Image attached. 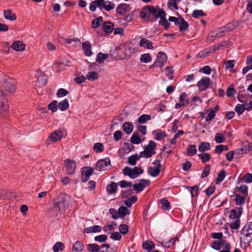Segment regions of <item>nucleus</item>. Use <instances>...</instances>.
I'll return each instance as SVG.
<instances>
[{
	"label": "nucleus",
	"mask_w": 252,
	"mask_h": 252,
	"mask_svg": "<svg viewBox=\"0 0 252 252\" xmlns=\"http://www.w3.org/2000/svg\"><path fill=\"white\" fill-rule=\"evenodd\" d=\"M145 9L150 10L151 15L153 16L152 22H155L158 18H165L166 16V13L164 10L161 9L159 6L147 5L145 7Z\"/></svg>",
	"instance_id": "f257e3e1"
},
{
	"label": "nucleus",
	"mask_w": 252,
	"mask_h": 252,
	"mask_svg": "<svg viewBox=\"0 0 252 252\" xmlns=\"http://www.w3.org/2000/svg\"><path fill=\"white\" fill-rule=\"evenodd\" d=\"M2 86L5 92L12 93L16 90V81L13 79L5 76L2 79Z\"/></svg>",
	"instance_id": "f03ea898"
},
{
	"label": "nucleus",
	"mask_w": 252,
	"mask_h": 252,
	"mask_svg": "<svg viewBox=\"0 0 252 252\" xmlns=\"http://www.w3.org/2000/svg\"><path fill=\"white\" fill-rule=\"evenodd\" d=\"M157 143L153 141L150 140L149 144L144 148V151L140 153L141 157L145 158H150L154 155L156 154V148Z\"/></svg>",
	"instance_id": "7ed1b4c3"
},
{
	"label": "nucleus",
	"mask_w": 252,
	"mask_h": 252,
	"mask_svg": "<svg viewBox=\"0 0 252 252\" xmlns=\"http://www.w3.org/2000/svg\"><path fill=\"white\" fill-rule=\"evenodd\" d=\"M63 207V198L62 195H60L55 200L53 207L51 210V215L55 217H58L61 215V209Z\"/></svg>",
	"instance_id": "20e7f679"
},
{
	"label": "nucleus",
	"mask_w": 252,
	"mask_h": 252,
	"mask_svg": "<svg viewBox=\"0 0 252 252\" xmlns=\"http://www.w3.org/2000/svg\"><path fill=\"white\" fill-rule=\"evenodd\" d=\"M152 164L154 166H150L148 168V173L152 177H155L159 174L162 165L159 159H156Z\"/></svg>",
	"instance_id": "39448f33"
},
{
	"label": "nucleus",
	"mask_w": 252,
	"mask_h": 252,
	"mask_svg": "<svg viewBox=\"0 0 252 252\" xmlns=\"http://www.w3.org/2000/svg\"><path fill=\"white\" fill-rule=\"evenodd\" d=\"M167 57L166 54L163 52H159L157 56V59L155 63L150 66V68L159 66L162 67L164 63L166 62Z\"/></svg>",
	"instance_id": "423d86ee"
},
{
	"label": "nucleus",
	"mask_w": 252,
	"mask_h": 252,
	"mask_svg": "<svg viewBox=\"0 0 252 252\" xmlns=\"http://www.w3.org/2000/svg\"><path fill=\"white\" fill-rule=\"evenodd\" d=\"M64 163L66 167V172L68 175H72L75 171L76 167V162L75 160L66 159L64 161Z\"/></svg>",
	"instance_id": "0eeeda50"
},
{
	"label": "nucleus",
	"mask_w": 252,
	"mask_h": 252,
	"mask_svg": "<svg viewBox=\"0 0 252 252\" xmlns=\"http://www.w3.org/2000/svg\"><path fill=\"white\" fill-rule=\"evenodd\" d=\"M211 84V80L209 77H203L197 83V86L200 92L204 91L208 89Z\"/></svg>",
	"instance_id": "6e6552de"
},
{
	"label": "nucleus",
	"mask_w": 252,
	"mask_h": 252,
	"mask_svg": "<svg viewBox=\"0 0 252 252\" xmlns=\"http://www.w3.org/2000/svg\"><path fill=\"white\" fill-rule=\"evenodd\" d=\"M110 165V160L109 158L100 159L96 165V169L98 171H105L107 170L108 166Z\"/></svg>",
	"instance_id": "1a4fd4ad"
},
{
	"label": "nucleus",
	"mask_w": 252,
	"mask_h": 252,
	"mask_svg": "<svg viewBox=\"0 0 252 252\" xmlns=\"http://www.w3.org/2000/svg\"><path fill=\"white\" fill-rule=\"evenodd\" d=\"M131 8L129 4L126 3H121L116 8V12L119 16H124L126 13L130 10Z\"/></svg>",
	"instance_id": "9d476101"
},
{
	"label": "nucleus",
	"mask_w": 252,
	"mask_h": 252,
	"mask_svg": "<svg viewBox=\"0 0 252 252\" xmlns=\"http://www.w3.org/2000/svg\"><path fill=\"white\" fill-rule=\"evenodd\" d=\"M49 110L54 113L56 112L58 109L63 111V101H61L58 104L57 100H54L48 106Z\"/></svg>",
	"instance_id": "9b49d317"
},
{
	"label": "nucleus",
	"mask_w": 252,
	"mask_h": 252,
	"mask_svg": "<svg viewBox=\"0 0 252 252\" xmlns=\"http://www.w3.org/2000/svg\"><path fill=\"white\" fill-rule=\"evenodd\" d=\"M8 110V106L7 104L6 99L3 93L0 91V112H6Z\"/></svg>",
	"instance_id": "f8f14e48"
},
{
	"label": "nucleus",
	"mask_w": 252,
	"mask_h": 252,
	"mask_svg": "<svg viewBox=\"0 0 252 252\" xmlns=\"http://www.w3.org/2000/svg\"><path fill=\"white\" fill-rule=\"evenodd\" d=\"M93 170L90 167H86L82 168L81 181L83 182L87 181L90 176L92 174Z\"/></svg>",
	"instance_id": "ddd939ff"
},
{
	"label": "nucleus",
	"mask_w": 252,
	"mask_h": 252,
	"mask_svg": "<svg viewBox=\"0 0 252 252\" xmlns=\"http://www.w3.org/2000/svg\"><path fill=\"white\" fill-rule=\"evenodd\" d=\"M242 212V208L236 207L231 210L229 218L232 220L240 219Z\"/></svg>",
	"instance_id": "4468645a"
},
{
	"label": "nucleus",
	"mask_w": 252,
	"mask_h": 252,
	"mask_svg": "<svg viewBox=\"0 0 252 252\" xmlns=\"http://www.w3.org/2000/svg\"><path fill=\"white\" fill-rule=\"evenodd\" d=\"M63 136V132L61 130H56L53 132L49 136V138L53 142H56L62 139Z\"/></svg>",
	"instance_id": "2eb2a0df"
},
{
	"label": "nucleus",
	"mask_w": 252,
	"mask_h": 252,
	"mask_svg": "<svg viewBox=\"0 0 252 252\" xmlns=\"http://www.w3.org/2000/svg\"><path fill=\"white\" fill-rule=\"evenodd\" d=\"M101 9L104 8L107 11L114 9L115 7V4L109 1L101 0Z\"/></svg>",
	"instance_id": "dca6fc26"
},
{
	"label": "nucleus",
	"mask_w": 252,
	"mask_h": 252,
	"mask_svg": "<svg viewBox=\"0 0 252 252\" xmlns=\"http://www.w3.org/2000/svg\"><path fill=\"white\" fill-rule=\"evenodd\" d=\"M82 48L84 51V54L86 56L89 57L92 55V46L89 41H86L83 42L82 43Z\"/></svg>",
	"instance_id": "f3484780"
},
{
	"label": "nucleus",
	"mask_w": 252,
	"mask_h": 252,
	"mask_svg": "<svg viewBox=\"0 0 252 252\" xmlns=\"http://www.w3.org/2000/svg\"><path fill=\"white\" fill-rule=\"evenodd\" d=\"M139 46L148 49H153L154 48L153 43L146 38H143L141 39Z\"/></svg>",
	"instance_id": "a211bd4d"
},
{
	"label": "nucleus",
	"mask_w": 252,
	"mask_h": 252,
	"mask_svg": "<svg viewBox=\"0 0 252 252\" xmlns=\"http://www.w3.org/2000/svg\"><path fill=\"white\" fill-rule=\"evenodd\" d=\"M11 47L14 50L17 51H22L25 49V45L22 41H17L14 42L11 46Z\"/></svg>",
	"instance_id": "6ab92c4d"
},
{
	"label": "nucleus",
	"mask_w": 252,
	"mask_h": 252,
	"mask_svg": "<svg viewBox=\"0 0 252 252\" xmlns=\"http://www.w3.org/2000/svg\"><path fill=\"white\" fill-rule=\"evenodd\" d=\"M152 134L155 136V139L158 141L161 140L167 136L164 131H161L160 130L153 131Z\"/></svg>",
	"instance_id": "aec40b11"
},
{
	"label": "nucleus",
	"mask_w": 252,
	"mask_h": 252,
	"mask_svg": "<svg viewBox=\"0 0 252 252\" xmlns=\"http://www.w3.org/2000/svg\"><path fill=\"white\" fill-rule=\"evenodd\" d=\"M151 15V13L150 12V10L145 9V7L144 8L143 10L140 13V16L142 19L146 21L152 22L153 18L150 17Z\"/></svg>",
	"instance_id": "412c9836"
},
{
	"label": "nucleus",
	"mask_w": 252,
	"mask_h": 252,
	"mask_svg": "<svg viewBox=\"0 0 252 252\" xmlns=\"http://www.w3.org/2000/svg\"><path fill=\"white\" fill-rule=\"evenodd\" d=\"M84 249V245L83 243L77 241L73 245L72 250L74 252H81Z\"/></svg>",
	"instance_id": "4be33fe9"
},
{
	"label": "nucleus",
	"mask_w": 252,
	"mask_h": 252,
	"mask_svg": "<svg viewBox=\"0 0 252 252\" xmlns=\"http://www.w3.org/2000/svg\"><path fill=\"white\" fill-rule=\"evenodd\" d=\"M117 184L113 182L106 187V190L109 194L115 193L117 191Z\"/></svg>",
	"instance_id": "5701e85b"
},
{
	"label": "nucleus",
	"mask_w": 252,
	"mask_h": 252,
	"mask_svg": "<svg viewBox=\"0 0 252 252\" xmlns=\"http://www.w3.org/2000/svg\"><path fill=\"white\" fill-rule=\"evenodd\" d=\"M4 18L10 21H15L16 16L14 13H12L10 10H5L3 12Z\"/></svg>",
	"instance_id": "b1692460"
},
{
	"label": "nucleus",
	"mask_w": 252,
	"mask_h": 252,
	"mask_svg": "<svg viewBox=\"0 0 252 252\" xmlns=\"http://www.w3.org/2000/svg\"><path fill=\"white\" fill-rule=\"evenodd\" d=\"M142 247L143 249L146 250L148 252H151L155 247V245L152 241H147L143 242Z\"/></svg>",
	"instance_id": "393cba45"
},
{
	"label": "nucleus",
	"mask_w": 252,
	"mask_h": 252,
	"mask_svg": "<svg viewBox=\"0 0 252 252\" xmlns=\"http://www.w3.org/2000/svg\"><path fill=\"white\" fill-rule=\"evenodd\" d=\"M103 29L106 33H111L114 29V25L112 22H106L103 24Z\"/></svg>",
	"instance_id": "a878e982"
},
{
	"label": "nucleus",
	"mask_w": 252,
	"mask_h": 252,
	"mask_svg": "<svg viewBox=\"0 0 252 252\" xmlns=\"http://www.w3.org/2000/svg\"><path fill=\"white\" fill-rule=\"evenodd\" d=\"M211 149V146L209 143L202 142L198 147V151L203 153Z\"/></svg>",
	"instance_id": "bb28decb"
},
{
	"label": "nucleus",
	"mask_w": 252,
	"mask_h": 252,
	"mask_svg": "<svg viewBox=\"0 0 252 252\" xmlns=\"http://www.w3.org/2000/svg\"><path fill=\"white\" fill-rule=\"evenodd\" d=\"M123 128L126 134H129L132 132L133 126L131 122H126L123 125Z\"/></svg>",
	"instance_id": "cd10ccee"
},
{
	"label": "nucleus",
	"mask_w": 252,
	"mask_h": 252,
	"mask_svg": "<svg viewBox=\"0 0 252 252\" xmlns=\"http://www.w3.org/2000/svg\"><path fill=\"white\" fill-rule=\"evenodd\" d=\"M141 158L142 157H141L140 154L139 155L134 154L128 158V163L131 165H135L136 164V161Z\"/></svg>",
	"instance_id": "c85d7f7f"
},
{
	"label": "nucleus",
	"mask_w": 252,
	"mask_h": 252,
	"mask_svg": "<svg viewBox=\"0 0 252 252\" xmlns=\"http://www.w3.org/2000/svg\"><path fill=\"white\" fill-rule=\"evenodd\" d=\"M225 242L223 240H220V241H215L211 245V247L213 249H215L216 250H219L221 247L224 246L225 244Z\"/></svg>",
	"instance_id": "c756f323"
},
{
	"label": "nucleus",
	"mask_w": 252,
	"mask_h": 252,
	"mask_svg": "<svg viewBox=\"0 0 252 252\" xmlns=\"http://www.w3.org/2000/svg\"><path fill=\"white\" fill-rule=\"evenodd\" d=\"M226 175V171L224 170H220L218 174L217 178L216 179V184L218 185L224 179Z\"/></svg>",
	"instance_id": "7c9ffc66"
},
{
	"label": "nucleus",
	"mask_w": 252,
	"mask_h": 252,
	"mask_svg": "<svg viewBox=\"0 0 252 252\" xmlns=\"http://www.w3.org/2000/svg\"><path fill=\"white\" fill-rule=\"evenodd\" d=\"M101 0H95L92 1L90 5V10L91 11H94L96 10L97 6L101 9Z\"/></svg>",
	"instance_id": "2f4dec72"
},
{
	"label": "nucleus",
	"mask_w": 252,
	"mask_h": 252,
	"mask_svg": "<svg viewBox=\"0 0 252 252\" xmlns=\"http://www.w3.org/2000/svg\"><path fill=\"white\" fill-rule=\"evenodd\" d=\"M130 142L134 144H140L142 140L138 133L134 132L130 138Z\"/></svg>",
	"instance_id": "473e14b6"
},
{
	"label": "nucleus",
	"mask_w": 252,
	"mask_h": 252,
	"mask_svg": "<svg viewBox=\"0 0 252 252\" xmlns=\"http://www.w3.org/2000/svg\"><path fill=\"white\" fill-rule=\"evenodd\" d=\"M197 152L196 146L194 145H189L188 146L187 150V154L189 156H193Z\"/></svg>",
	"instance_id": "72a5a7b5"
},
{
	"label": "nucleus",
	"mask_w": 252,
	"mask_h": 252,
	"mask_svg": "<svg viewBox=\"0 0 252 252\" xmlns=\"http://www.w3.org/2000/svg\"><path fill=\"white\" fill-rule=\"evenodd\" d=\"M199 158L201 159L203 163L209 161L211 159V155L209 153H203L198 155Z\"/></svg>",
	"instance_id": "f704fd0d"
},
{
	"label": "nucleus",
	"mask_w": 252,
	"mask_h": 252,
	"mask_svg": "<svg viewBox=\"0 0 252 252\" xmlns=\"http://www.w3.org/2000/svg\"><path fill=\"white\" fill-rule=\"evenodd\" d=\"M179 25H180L179 31L180 32L188 30L189 26L188 22L185 21L184 18H180V22Z\"/></svg>",
	"instance_id": "c9c22d12"
},
{
	"label": "nucleus",
	"mask_w": 252,
	"mask_h": 252,
	"mask_svg": "<svg viewBox=\"0 0 252 252\" xmlns=\"http://www.w3.org/2000/svg\"><path fill=\"white\" fill-rule=\"evenodd\" d=\"M140 61L143 63H148L152 61V58L149 53H145L141 55Z\"/></svg>",
	"instance_id": "e433bc0d"
},
{
	"label": "nucleus",
	"mask_w": 252,
	"mask_h": 252,
	"mask_svg": "<svg viewBox=\"0 0 252 252\" xmlns=\"http://www.w3.org/2000/svg\"><path fill=\"white\" fill-rule=\"evenodd\" d=\"M143 173V170L138 167H134L132 169V174L133 175V179L137 178L140 174Z\"/></svg>",
	"instance_id": "4c0bfd02"
},
{
	"label": "nucleus",
	"mask_w": 252,
	"mask_h": 252,
	"mask_svg": "<svg viewBox=\"0 0 252 252\" xmlns=\"http://www.w3.org/2000/svg\"><path fill=\"white\" fill-rule=\"evenodd\" d=\"M187 189L190 190L191 196L192 197H195L198 195L199 187L197 186H194L193 187L188 186Z\"/></svg>",
	"instance_id": "58836bf2"
},
{
	"label": "nucleus",
	"mask_w": 252,
	"mask_h": 252,
	"mask_svg": "<svg viewBox=\"0 0 252 252\" xmlns=\"http://www.w3.org/2000/svg\"><path fill=\"white\" fill-rule=\"evenodd\" d=\"M245 103L243 104H237L235 108V110L237 113L238 115L239 116L242 114L245 110H246V107H245Z\"/></svg>",
	"instance_id": "ea45409f"
},
{
	"label": "nucleus",
	"mask_w": 252,
	"mask_h": 252,
	"mask_svg": "<svg viewBox=\"0 0 252 252\" xmlns=\"http://www.w3.org/2000/svg\"><path fill=\"white\" fill-rule=\"evenodd\" d=\"M108 55L106 54H103L101 52L97 55L96 61L99 63H103L104 61L108 58Z\"/></svg>",
	"instance_id": "a19ab883"
},
{
	"label": "nucleus",
	"mask_w": 252,
	"mask_h": 252,
	"mask_svg": "<svg viewBox=\"0 0 252 252\" xmlns=\"http://www.w3.org/2000/svg\"><path fill=\"white\" fill-rule=\"evenodd\" d=\"M87 78L91 81H94L97 79L98 77V74L95 71L89 72L86 75Z\"/></svg>",
	"instance_id": "79ce46f5"
},
{
	"label": "nucleus",
	"mask_w": 252,
	"mask_h": 252,
	"mask_svg": "<svg viewBox=\"0 0 252 252\" xmlns=\"http://www.w3.org/2000/svg\"><path fill=\"white\" fill-rule=\"evenodd\" d=\"M87 249L90 252H98L100 248L97 244H91L87 246Z\"/></svg>",
	"instance_id": "37998d69"
},
{
	"label": "nucleus",
	"mask_w": 252,
	"mask_h": 252,
	"mask_svg": "<svg viewBox=\"0 0 252 252\" xmlns=\"http://www.w3.org/2000/svg\"><path fill=\"white\" fill-rule=\"evenodd\" d=\"M240 220L237 219L232 221L229 224V227L232 229H237L239 228L240 226Z\"/></svg>",
	"instance_id": "c03bdc74"
},
{
	"label": "nucleus",
	"mask_w": 252,
	"mask_h": 252,
	"mask_svg": "<svg viewBox=\"0 0 252 252\" xmlns=\"http://www.w3.org/2000/svg\"><path fill=\"white\" fill-rule=\"evenodd\" d=\"M206 16V14L202 10H195L193 11L192 16L195 18H198L199 17H203Z\"/></svg>",
	"instance_id": "a18cd8bd"
},
{
	"label": "nucleus",
	"mask_w": 252,
	"mask_h": 252,
	"mask_svg": "<svg viewBox=\"0 0 252 252\" xmlns=\"http://www.w3.org/2000/svg\"><path fill=\"white\" fill-rule=\"evenodd\" d=\"M215 140L217 143H221L225 140V137L221 133H217L215 136Z\"/></svg>",
	"instance_id": "49530a36"
},
{
	"label": "nucleus",
	"mask_w": 252,
	"mask_h": 252,
	"mask_svg": "<svg viewBox=\"0 0 252 252\" xmlns=\"http://www.w3.org/2000/svg\"><path fill=\"white\" fill-rule=\"evenodd\" d=\"M151 118V117L149 115L143 114L140 116L138 120V122L140 124H144L148 120H150Z\"/></svg>",
	"instance_id": "de8ad7c7"
},
{
	"label": "nucleus",
	"mask_w": 252,
	"mask_h": 252,
	"mask_svg": "<svg viewBox=\"0 0 252 252\" xmlns=\"http://www.w3.org/2000/svg\"><path fill=\"white\" fill-rule=\"evenodd\" d=\"M224 32V31L223 30V28H221L218 29L216 32H213L211 36L214 38H219L223 35Z\"/></svg>",
	"instance_id": "09e8293b"
},
{
	"label": "nucleus",
	"mask_w": 252,
	"mask_h": 252,
	"mask_svg": "<svg viewBox=\"0 0 252 252\" xmlns=\"http://www.w3.org/2000/svg\"><path fill=\"white\" fill-rule=\"evenodd\" d=\"M161 204V209L165 210H168L170 208V204L169 202L166 199H162L160 200Z\"/></svg>",
	"instance_id": "8fccbe9b"
},
{
	"label": "nucleus",
	"mask_w": 252,
	"mask_h": 252,
	"mask_svg": "<svg viewBox=\"0 0 252 252\" xmlns=\"http://www.w3.org/2000/svg\"><path fill=\"white\" fill-rule=\"evenodd\" d=\"M94 150L96 153H100L103 152L104 150L103 144L100 143H96L94 144Z\"/></svg>",
	"instance_id": "3c124183"
},
{
	"label": "nucleus",
	"mask_w": 252,
	"mask_h": 252,
	"mask_svg": "<svg viewBox=\"0 0 252 252\" xmlns=\"http://www.w3.org/2000/svg\"><path fill=\"white\" fill-rule=\"evenodd\" d=\"M119 215H121V217H122V216H125L127 214H129L130 211L125 206H121L119 209Z\"/></svg>",
	"instance_id": "603ef678"
},
{
	"label": "nucleus",
	"mask_w": 252,
	"mask_h": 252,
	"mask_svg": "<svg viewBox=\"0 0 252 252\" xmlns=\"http://www.w3.org/2000/svg\"><path fill=\"white\" fill-rule=\"evenodd\" d=\"M53 250L54 252H59V251H63V244L60 242H57L53 246Z\"/></svg>",
	"instance_id": "864d4df0"
},
{
	"label": "nucleus",
	"mask_w": 252,
	"mask_h": 252,
	"mask_svg": "<svg viewBox=\"0 0 252 252\" xmlns=\"http://www.w3.org/2000/svg\"><path fill=\"white\" fill-rule=\"evenodd\" d=\"M187 94L185 93H182L180 96V102L184 104L185 106L189 103V100L187 98Z\"/></svg>",
	"instance_id": "5fc2aeb1"
},
{
	"label": "nucleus",
	"mask_w": 252,
	"mask_h": 252,
	"mask_svg": "<svg viewBox=\"0 0 252 252\" xmlns=\"http://www.w3.org/2000/svg\"><path fill=\"white\" fill-rule=\"evenodd\" d=\"M235 200L237 205H242L245 203V198L240 195H236Z\"/></svg>",
	"instance_id": "6e6d98bb"
},
{
	"label": "nucleus",
	"mask_w": 252,
	"mask_h": 252,
	"mask_svg": "<svg viewBox=\"0 0 252 252\" xmlns=\"http://www.w3.org/2000/svg\"><path fill=\"white\" fill-rule=\"evenodd\" d=\"M159 25L163 26L165 30H167L170 26V23L165 18H160L159 21Z\"/></svg>",
	"instance_id": "4d7b16f0"
},
{
	"label": "nucleus",
	"mask_w": 252,
	"mask_h": 252,
	"mask_svg": "<svg viewBox=\"0 0 252 252\" xmlns=\"http://www.w3.org/2000/svg\"><path fill=\"white\" fill-rule=\"evenodd\" d=\"M123 174L125 176H128L130 178L133 179L132 174V169L129 167H125L123 170Z\"/></svg>",
	"instance_id": "13d9d810"
},
{
	"label": "nucleus",
	"mask_w": 252,
	"mask_h": 252,
	"mask_svg": "<svg viewBox=\"0 0 252 252\" xmlns=\"http://www.w3.org/2000/svg\"><path fill=\"white\" fill-rule=\"evenodd\" d=\"M242 180L246 183H251L252 182V174L246 173L243 177Z\"/></svg>",
	"instance_id": "bf43d9fd"
},
{
	"label": "nucleus",
	"mask_w": 252,
	"mask_h": 252,
	"mask_svg": "<svg viewBox=\"0 0 252 252\" xmlns=\"http://www.w3.org/2000/svg\"><path fill=\"white\" fill-rule=\"evenodd\" d=\"M47 80L45 77L43 75L40 76L37 78V83L40 86H44L46 85Z\"/></svg>",
	"instance_id": "052dcab7"
},
{
	"label": "nucleus",
	"mask_w": 252,
	"mask_h": 252,
	"mask_svg": "<svg viewBox=\"0 0 252 252\" xmlns=\"http://www.w3.org/2000/svg\"><path fill=\"white\" fill-rule=\"evenodd\" d=\"M235 93L233 85H231L229 86L226 91V95L228 97L232 96Z\"/></svg>",
	"instance_id": "680f3d73"
},
{
	"label": "nucleus",
	"mask_w": 252,
	"mask_h": 252,
	"mask_svg": "<svg viewBox=\"0 0 252 252\" xmlns=\"http://www.w3.org/2000/svg\"><path fill=\"white\" fill-rule=\"evenodd\" d=\"M210 171V165L209 164H207L204 167L202 175L201 177L202 178H205L208 176L209 174Z\"/></svg>",
	"instance_id": "e2e57ef3"
},
{
	"label": "nucleus",
	"mask_w": 252,
	"mask_h": 252,
	"mask_svg": "<svg viewBox=\"0 0 252 252\" xmlns=\"http://www.w3.org/2000/svg\"><path fill=\"white\" fill-rule=\"evenodd\" d=\"M119 231L123 234H126L128 231V226L125 224H122L119 226Z\"/></svg>",
	"instance_id": "0e129e2a"
},
{
	"label": "nucleus",
	"mask_w": 252,
	"mask_h": 252,
	"mask_svg": "<svg viewBox=\"0 0 252 252\" xmlns=\"http://www.w3.org/2000/svg\"><path fill=\"white\" fill-rule=\"evenodd\" d=\"M136 128L138 131L141 133L143 135H145L146 134L147 126H146L138 125L137 126Z\"/></svg>",
	"instance_id": "69168bd1"
},
{
	"label": "nucleus",
	"mask_w": 252,
	"mask_h": 252,
	"mask_svg": "<svg viewBox=\"0 0 252 252\" xmlns=\"http://www.w3.org/2000/svg\"><path fill=\"white\" fill-rule=\"evenodd\" d=\"M126 50V58H129L131 55L134 52V49L132 47H128L125 49Z\"/></svg>",
	"instance_id": "338daca9"
},
{
	"label": "nucleus",
	"mask_w": 252,
	"mask_h": 252,
	"mask_svg": "<svg viewBox=\"0 0 252 252\" xmlns=\"http://www.w3.org/2000/svg\"><path fill=\"white\" fill-rule=\"evenodd\" d=\"M109 213L111 214L112 217L115 220L117 219L119 217V211H117L114 208L110 209Z\"/></svg>",
	"instance_id": "774afa93"
}]
</instances>
